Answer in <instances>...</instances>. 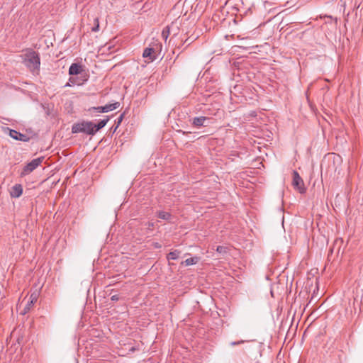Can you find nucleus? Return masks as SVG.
<instances>
[{
	"instance_id": "nucleus-1",
	"label": "nucleus",
	"mask_w": 363,
	"mask_h": 363,
	"mask_svg": "<svg viewBox=\"0 0 363 363\" xmlns=\"http://www.w3.org/2000/svg\"><path fill=\"white\" fill-rule=\"evenodd\" d=\"M23 64L33 73L38 74L40 69V60L38 52L30 50L24 55Z\"/></svg>"
},
{
	"instance_id": "nucleus-2",
	"label": "nucleus",
	"mask_w": 363,
	"mask_h": 363,
	"mask_svg": "<svg viewBox=\"0 0 363 363\" xmlns=\"http://www.w3.org/2000/svg\"><path fill=\"white\" fill-rule=\"evenodd\" d=\"M94 123L91 121H82L81 123H74L72 127L73 133H84L88 135H94Z\"/></svg>"
},
{
	"instance_id": "nucleus-3",
	"label": "nucleus",
	"mask_w": 363,
	"mask_h": 363,
	"mask_svg": "<svg viewBox=\"0 0 363 363\" xmlns=\"http://www.w3.org/2000/svg\"><path fill=\"white\" fill-rule=\"evenodd\" d=\"M43 157H38L33 159L32 161L28 162L23 169L21 176H25L31 173L35 170L43 162Z\"/></svg>"
},
{
	"instance_id": "nucleus-4",
	"label": "nucleus",
	"mask_w": 363,
	"mask_h": 363,
	"mask_svg": "<svg viewBox=\"0 0 363 363\" xmlns=\"http://www.w3.org/2000/svg\"><path fill=\"white\" fill-rule=\"evenodd\" d=\"M194 127L199 128L201 127H206L211 123V118L206 116H197L190 119Z\"/></svg>"
},
{
	"instance_id": "nucleus-5",
	"label": "nucleus",
	"mask_w": 363,
	"mask_h": 363,
	"mask_svg": "<svg viewBox=\"0 0 363 363\" xmlns=\"http://www.w3.org/2000/svg\"><path fill=\"white\" fill-rule=\"evenodd\" d=\"M120 106L119 102H115L110 104H106L104 106L91 107L89 109V111H96L97 113H108L113 111Z\"/></svg>"
},
{
	"instance_id": "nucleus-6",
	"label": "nucleus",
	"mask_w": 363,
	"mask_h": 363,
	"mask_svg": "<svg viewBox=\"0 0 363 363\" xmlns=\"http://www.w3.org/2000/svg\"><path fill=\"white\" fill-rule=\"evenodd\" d=\"M293 185L297 188L301 193L305 192L303 181L296 171L293 172Z\"/></svg>"
},
{
	"instance_id": "nucleus-7",
	"label": "nucleus",
	"mask_w": 363,
	"mask_h": 363,
	"mask_svg": "<svg viewBox=\"0 0 363 363\" xmlns=\"http://www.w3.org/2000/svg\"><path fill=\"white\" fill-rule=\"evenodd\" d=\"M9 136L16 140L28 142L30 140V138L28 135H26L25 134H22V133L18 132L17 130H15L13 129H9Z\"/></svg>"
},
{
	"instance_id": "nucleus-8",
	"label": "nucleus",
	"mask_w": 363,
	"mask_h": 363,
	"mask_svg": "<svg viewBox=\"0 0 363 363\" xmlns=\"http://www.w3.org/2000/svg\"><path fill=\"white\" fill-rule=\"evenodd\" d=\"M155 50L151 48H147L144 50L143 53V57L145 58H149V60L152 62L156 59L155 57Z\"/></svg>"
},
{
	"instance_id": "nucleus-9",
	"label": "nucleus",
	"mask_w": 363,
	"mask_h": 363,
	"mask_svg": "<svg viewBox=\"0 0 363 363\" xmlns=\"http://www.w3.org/2000/svg\"><path fill=\"white\" fill-rule=\"evenodd\" d=\"M22 193H23V187L21 184L14 185L12 187L11 191L10 192L11 196L12 198H18L21 196Z\"/></svg>"
},
{
	"instance_id": "nucleus-10",
	"label": "nucleus",
	"mask_w": 363,
	"mask_h": 363,
	"mask_svg": "<svg viewBox=\"0 0 363 363\" xmlns=\"http://www.w3.org/2000/svg\"><path fill=\"white\" fill-rule=\"evenodd\" d=\"M82 72V67L77 63H73L71 65L69 69V75H77Z\"/></svg>"
},
{
	"instance_id": "nucleus-11",
	"label": "nucleus",
	"mask_w": 363,
	"mask_h": 363,
	"mask_svg": "<svg viewBox=\"0 0 363 363\" xmlns=\"http://www.w3.org/2000/svg\"><path fill=\"white\" fill-rule=\"evenodd\" d=\"M108 121H109V118L108 116H106V118L101 120L97 124L94 123V127L93 130L94 131V134L98 130L103 128L106 125V123H108Z\"/></svg>"
},
{
	"instance_id": "nucleus-12",
	"label": "nucleus",
	"mask_w": 363,
	"mask_h": 363,
	"mask_svg": "<svg viewBox=\"0 0 363 363\" xmlns=\"http://www.w3.org/2000/svg\"><path fill=\"white\" fill-rule=\"evenodd\" d=\"M37 300V298H36V296L34 295V294H31L30 297V300L28 301V303H26L24 309H23V312L22 313L23 314H26V313H28L31 306H33V303L35 301H36Z\"/></svg>"
},
{
	"instance_id": "nucleus-13",
	"label": "nucleus",
	"mask_w": 363,
	"mask_h": 363,
	"mask_svg": "<svg viewBox=\"0 0 363 363\" xmlns=\"http://www.w3.org/2000/svg\"><path fill=\"white\" fill-rule=\"evenodd\" d=\"M157 216L160 219L168 220H169L171 218L172 215L169 213H168V212L159 211L157 213Z\"/></svg>"
},
{
	"instance_id": "nucleus-14",
	"label": "nucleus",
	"mask_w": 363,
	"mask_h": 363,
	"mask_svg": "<svg viewBox=\"0 0 363 363\" xmlns=\"http://www.w3.org/2000/svg\"><path fill=\"white\" fill-rule=\"evenodd\" d=\"M179 254H180V252H179V251H178V250H174V251L170 252L167 255V258L168 259L176 260V259H177L179 258Z\"/></svg>"
},
{
	"instance_id": "nucleus-15",
	"label": "nucleus",
	"mask_w": 363,
	"mask_h": 363,
	"mask_svg": "<svg viewBox=\"0 0 363 363\" xmlns=\"http://www.w3.org/2000/svg\"><path fill=\"white\" fill-rule=\"evenodd\" d=\"M198 259V257H191L186 259L184 263L186 266L193 265L197 263Z\"/></svg>"
},
{
	"instance_id": "nucleus-16",
	"label": "nucleus",
	"mask_w": 363,
	"mask_h": 363,
	"mask_svg": "<svg viewBox=\"0 0 363 363\" xmlns=\"http://www.w3.org/2000/svg\"><path fill=\"white\" fill-rule=\"evenodd\" d=\"M170 33L169 27L166 26L162 32V37L164 40H167Z\"/></svg>"
},
{
	"instance_id": "nucleus-17",
	"label": "nucleus",
	"mask_w": 363,
	"mask_h": 363,
	"mask_svg": "<svg viewBox=\"0 0 363 363\" xmlns=\"http://www.w3.org/2000/svg\"><path fill=\"white\" fill-rule=\"evenodd\" d=\"M94 22H95V25L94 26L91 28V30L93 32H97L99 31V21L97 18H95L94 19Z\"/></svg>"
},
{
	"instance_id": "nucleus-18",
	"label": "nucleus",
	"mask_w": 363,
	"mask_h": 363,
	"mask_svg": "<svg viewBox=\"0 0 363 363\" xmlns=\"http://www.w3.org/2000/svg\"><path fill=\"white\" fill-rule=\"evenodd\" d=\"M155 224L152 222H147L145 223V226H146L147 229L148 230H151L152 228L154 227Z\"/></svg>"
},
{
	"instance_id": "nucleus-19",
	"label": "nucleus",
	"mask_w": 363,
	"mask_h": 363,
	"mask_svg": "<svg viewBox=\"0 0 363 363\" xmlns=\"http://www.w3.org/2000/svg\"><path fill=\"white\" fill-rule=\"evenodd\" d=\"M216 250L217 252L222 253L225 252V248L223 246H218Z\"/></svg>"
},
{
	"instance_id": "nucleus-20",
	"label": "nucleus",
	"mask_w": 363,
	"mask_h": 363,
	"mask_svg": "<svg viewBox=\"0 0 363 363\" xmlns=\"http://www.w3.org/2000/svg\"><path fill=\"white\" fill-rule=\"evenodd\" d=\"M244 342H245L244 340L231 342L230 345H232V346L238 345L243 343Z\"/></svg>"
},
{
	"instance_id": "nucleus-21",
	"label": "nucleus",
	"mask_w": 363,
	"mask_h": 363,
	"mask_svg": "<svg viewBox=\"0 0 363 363\" xmlns=\"http://www.w3.org/2000/svg\"><path fill=\"white\" fill-rule=\"evenodd\" d=\"M111 301H118L120 299V298H119V296H118V295H116H116H113V296L111 297Z\"/></svg>"
},
{
	"instance_id": "nucleus-22",
	"label": "nucleus",
	"mask_w": 363,
	"mask_h": 363,
	"mask_svg": "<svg viewBox=\"0 0 363 363\" xmlns=\"http://www.w3.org/2000/svg\"><path fill=\"white\" fill-rule=\"evenodd\" d=\"M123 114H121V115L119 116V118H118V124L122 121V120H123Z\"/></svg>"
},
{
	"instance_id": "nucleus-23",
	"label": "nucleus",
	"mask_w": 363,
	"mask_h": 363,
	"mask_svg": "<svg viewBox=\"0 0 363 363\" xmlns=\"http://www.w3.org/2000/svg\"><path fill=\"white\" fill-rule=\"evenodd\" d=\"M155 247H160V244H158V243H156V244L155 245Z\"/></svg>"
},
{
	"instance_id": "nucleus-24",
	"label": "nucleus",
	"mask_w": 363,
	"mask_h": 363,
	"mask_svg": "<svg viewBox=\"0 0 363 363\" xmlns=\"http://www.w3.org/2000/svg\"><path fill=\"white\" fill-rule=\"evenodd\" d=\"M189 41V39H186L185 43H187Z\"/></svg>"
}]
</instances>
